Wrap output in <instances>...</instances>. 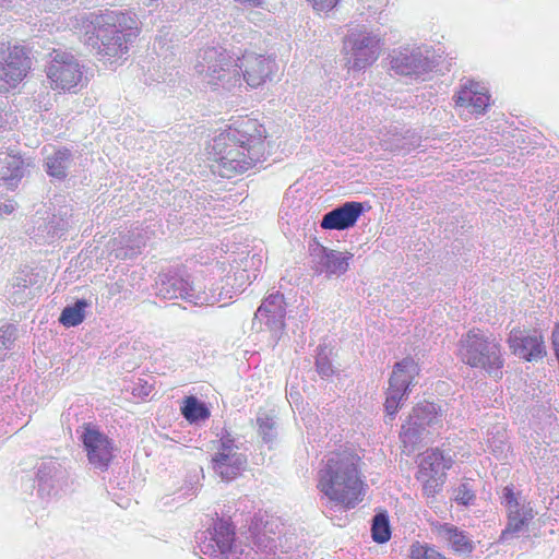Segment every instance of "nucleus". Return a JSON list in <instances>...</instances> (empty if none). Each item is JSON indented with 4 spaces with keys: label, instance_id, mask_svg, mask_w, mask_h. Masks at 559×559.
Returning <instances> with one entry per match:
<instances>
[{
    "label": "nucleus",
    "instance_id": "obj_1",
    "mask_svg": "<svg viewBox=\"0 0 559 559\" xmlns=\"http://www.w3.org/2000/svg\"><path fill=\"white\" fill-rule=\"evenodd\" d=\"M238 61L234 64L225 49L210 47L204 50L195 69L207 84L217 85L221 82L226 87L240 82V73L249 86H261L275 69L273 59L254 52L243 55Z\"/></svg>",
    "mask_w": 559,
    "mask_h": 559
},
{
    "label": "nucleus",
    "instance_id": "obj_2",
    "mask_svg": "<svg viewBox=\"0 0 559 559\" xmlns=\"http://www.w3.org/2000/svg\"><path fill=\"white\" fill-rule=\"evenodd\" d=\"M359 457L350 451L330 453L317 473V488L330 503L345 510L355 508L364 498V484L358 471Z\"/></svg>",
    "mask_w": 559,
    "mask_h": 559
},
{
    "label": "nucleus",
    "instance_id": "obj_3",
    "mask_svg": "<svg viewBox=\"0 0 559 559\" xmlns=\"http://www.w3.org/2000/svg\"><path fill=\"white\" fill-rule=\"evenodd\" d=\"M93 31H86L85 44L104 61L126 59L129 43L135 37V19L120 11L102 14L92 22Z\"/></svg>",
    "mask_w": 559,
    "mask_h": 559
},
{
    "label": "nucleus",
    "instance_id": "obj_4",
    "mask_svg": "<svg viewBox=\"0 0 559 559\" xmlns=\"http://www.w3.org/2000/svg\"><path fill=\"white\" fill-rule=\"evenodd\" d=\"M459 359L472 368L484 370L489 377L501 379L504 358L501 345L479 329L463 334L457 343Z\"/></svg>",
    "mask_w": 559,
    "mask_h": 559
},
{
    "label": "nucleus",
    "instance_id": "obj_5",
    "mask_svg": "<svg viewBox=\"0 0 559 559\" xmlns=\"http://www.w3.org/2000/svg\"><path fill=\"white\" fill-rule=\"evenodd\" d=\"M200 551L210 559H262L253 548L238 549L235 545V528L223 520L217 519L204 532L197 535Z\"/></svg>",
    "mask_w": 559,
    "mask_h": 559
},
{
    "label": "nucleus",
    "instance_id": "obj_6",
    "mask_svg": "<svg viewBox=\"0 0 559 559\" xmlns=\"http://www.w3.org/2000/svg\"><path fill=\"white\" fill-rule=\"evenodd\" d=\"M156 294L164 299L181 298L195 306H213L223 299L222 292L214 288L204 290L178 272L160 274L156 282Z\"/></svg>",
    "mask_w": 559,
    "mask_h": 559
},
{
    "label": "nucleus",
    "instance_id": "obj_7",
    "mask_svg": "<svg viewBox=\"0 0 559 559\" xmlns=\"http://www.w3.org/2000/svg\"><path fill=\"white\" fill-rule=\"evenodd\" d=\"M265 139L266 129L258 119L238 117L227 129L216 135V147L225 148L226 141H234L239 143V147L260 159L265 151Z\"/></svg>",
    "mask_w": 559,
    "mask_h": 559
},
{
    "label": "nucleus",
    "instance_id": "obj_8",
    "mask_svg": "<svg viewBox=\"0 0 559 559\" xmlns=\"http://www.w3.org/2000/svg\"><path fill=\"white\" fill-rule=\"evenodd\" d=\"M418 374L419 367L411 357H405L393 366L384 403V409L390 419L394 418L401 402L407 399L409 386L414 384Z\"/></svg>",
    "mask_w": 559,
    "mask_h": 559
},
{
    "label": "nucleus",
    "instance_id": "obj_9",
    "mask_svg": "<svg viewBox=\"0 0 559 559\" xmlns=\"http://www.w3.org/2000/svg\"><path fill=\"white\" fill-rule=\"evenodd\" d=\"M443 424L441 408L435 403L418 404L409 415L407 424L402 426L403 442H417L425 435L440 428Z\"/></svg>",
    "mask_w": 559,
    "mask_h": 559
},
{
    "label": "nucleus",
    "instance_id": "obj_10",
    "mask_svg": "<svg viewBox=\"0 0 559 559\" xmlns=\"http://www.w3.org/2000/svg\"><path fill=\"white\" fill-rule=\"evenodd\" d=\"M348 64L353 70L371 66L380 55V37L366 31H352L345 39Z\"/></svg>",
    "mask_w": 559,
    "mask_h": 559
},
{
    "label": "nucleus",
    "instance_id": "obj_11",
    "mask_svg": "<svg viewBox=\"0 0 559 559\" xmlns=\"http://www.w3.org/2000/svg\"><path fill=\"white\" fill-rule=\"evenodd\" d=\"M47 76L52 88L71 92L83 80V71L76 58L64 51H55L47 68Z\"/></svg>",
    "mask_w": 559,
    "mask_h": 559
},
{
    "label": "nucleus",
    "instance_id": "obj_12",
    "mask_svg": "<svg viewBox=\"0 0 559 559\" xmlns=\"http://www.w3.org/2000/svg\"><path fill=\"white\" fill-rule=\"evenodd\" d=\"M391 70L395 74L405 76H419L436 67L429 50L421 48H402L393 50L390 56Z\"/></svg>",
    "mask_w": 559,
    "mask_h": 559
},
{
    "label": "nucleus",
    "instance_id": "obj_13",
    "mask_svg": "<svg viewBox=\"0 0 559 559\" xmlns=\"http://www.w3.org/2000/svg\"><path fill=\"white\" fill-rule=\"evenodd\" d=\"M312 269L316 274L328 278L345 274L353 259V253L329 249L319 242L310 245Z\"/></svg>",
    "mask_w": 559,
    "mask_h": 559
},
{
    "label": "nucleus",
    "instance_id": "obj_14",
    "mask_svg": "<svg viewBox=\"0 0 559 559\" xmlns=\"http://www.w3.org/2000/svg\"><path fill=\"white\" fill-rule=\"evenodd\" d=\"M81 440L88 462L100 471H106L114 457L112 441L98 428L87 424L84 426Z\"/></svg>",
    "mask_w": 559,
    "mask_h": 559
},
{
    "label": "nucleus",
    "instance_id": "obj_15",
    "mask_svg": "<svg viewBox=\"0 0 559 559\" xmlns=\"http://www.w3.org/2000/svg\"><path fill=\"white\" fill-rule=\"evenodd\" d=\"M226 142L225 148L218 150L216 147V136H214L211 144L214 162L226 171L243 173L260 162L258 157L249 154L247 150L239 147V143L234 141Z\"/></svg>",
    "mask_w": 559,
    "mask_h": 559
},
{
    "label": "nucleus",
    "instance_id": "obj_16",
    "mask_svg": "<svg viewBox=\"0 0 559 559\" xmlns=\"http://www.w3.org/2000/svg\"><path fill=\"white\" fill-rule=\"evenodd\" d=\"M286 304L284 296L275 292L265 297L254 313L253 325L264 324L276 337L285 328Z\"/></svg>",
    "mask_w": 559,
    "mask_h": 559
},
{
    "label": "nucleus",
    "instance_id": "obj_17",
    "mask_svg": "<svg viewBox=\"0 0 559 559\" xmlns=\"http://www.w3.org/2000/svg\"><path fill=\"white\" fill-rule=\"evenodd\" d=\"M32 67V60L22 46H13L11 61L0 68V93H5L16 87L27 75Z\"/></svg>",
    "mask_w": 559,
    "mask_h": 559
},
{
    "label": "nucleus",
    "instance_id": "obj_18",
    "mask_svg": "<svg viewBox=\"0 0 559 559\" xmlns=\"http://www.w3.org/2000/svg\"><path fill=\"white\" fill-rule=\"evenodd\" d=\"M364 212V203L347 201L325 213L321 221V227L331 230H346L357 223Z\"/></svg>",
    "mask_w": 559,
    "mask_h": 559
},
{
    "label": "nucleus",
    "instance_id": "obj_19",
    "mask_svg": "<svg viewBox=\"0 0 559 559\" xmlns=\"http://www.w3.org/2000/svg\"><path fill=\"white\" fill-rule=\"evenodd\" d=\"M513 354L526 361L542 360L547 352L544 340L539 335H524L520 330H512L508 338Z\"/></svg>",
    "mask_w": 559,
    "mask_h": 559
},
{
    "label": "nucleus",
    "instance_id": "obj_20",
    "mask_svg": "<svg viewBox=\"0 0 559 559\" xmlns=\"http://www.w3.org/2000/svg\"><path fill=\"white\" fill-rule=\"evenodd\" d=\"M70 212L71 209L63 206L59 210L58 214H47L46 217H38L35 221L37 225L35 237L45 242H52L60 238L70 227L68 218V216H71Z\"/></svg>",
    "mask_w": 559,
    "mask_h": 559
},
{
    "label": "nucleus",
    "instance_id": "obj_21",
    "mask_svg": "<svg viewBox=\"0 0 559 559\" xmlns=\"http://www.w3.org/2000/svg\"><path fill=\"white\" fill-rule=\"evenodd\" d=\"M432 531L437 537L447 544L454 552L469 555L474 551L475 545L467 533L450 523H436Z\"/></svg>",
    "mask_w": 559,
    "mask_h": 559
},
{
    "label": "nucleus",
    "instance_id": "obj_22",
    "mask_svg": "<svg viewBox=\"0 0 559 559\" xmlns=\"http://www.w3.org/2000/svg\"><path fill=\"white\" fill-rule=\"evenodd\" d=\"M247 456L241 452H216L211 460L214 473L223 480L235 479L247 467Z\"/></svg>",
    "mask_w": 559,
    "mask_h": 559
},
{
    "label": "nucleus",
    "instance_id": "obj_23",
    "mask_svg": "<svg viewBox=\"0 0 559 559\" xmlns=\"http://www.w3.org/2000/svg\"><path fill=\"white\" fill-rule=\"evenodd\" d=\"M452 465L453 457L449 452L445 453V451L438 448L430 449L424 453L416 477L436 476L445 479V471L450 469Z\"/></svg>",
    "mask_w": 559,
    "mask_h": 559
},
{
    "label": "nucleus",
    "instance_id": "obj_24",
    "mask_svg": "<svg viewBox=\"0 0 559 559\" xmlns=\"http://www.w3.org/2000/svg\"><path fill=\"white\" fill-rule=\"evenodd\" d=\"M455 104L459 107H471L473 112L481 115L489 105V95L479 83L469 82L462 86L455 98Z\"/></svg>",
    "mask_w": 559,
    "mask_h": 559
},
{
    "label": "nucleus",
    "instance_id": "obj_25",
    "mask_svg": "<svg viewBox=\"0 0 559 559\" xmlns=\"http://www.w3.org/2000/svg\"><path fill=\"white\" fill-rule=\"evenodd\" d=\"M258 435L271 449L278 437V425L274 415L264 409H259L255 418Z\"/></svg>",
    "mask_w": 559,
    "mask_h": 559
},
{
    "label": "nucleus",
    "instance_id": "obj_26",
    "mask_svg": "<svg viewBox=\"0 0 559 559\" xmlns=\"http://www.w3.org/2000/svg\"><path fill=\"white\" fill-rule=\"evenodd\" d=\"M66 471L60 462L55 459L44 460L37 467V479L51 488L64 477Z\"/></svg>",
    "mask_w": 559,
    "mask_h": 559
},
{
    "label": "nucleus",
    "instance_id": "obj_27",
    "mask_svg": "<svg viewBox=\"0 0 559 559\" xmlns=\"http://www.w3.org/2000/svg\"><path fill=\"white\" fill-rule=\"evenodd\" d=\"M181 414L189 423H198L210 417V411L206 405L198 397L187 396L181 405Z\"/></svg>",
    "mask_w": 559,
    "mask_h": 559
},
{
    "label": "nucleus",
    "instance_id": "obj_28",
    "mask_svg": "<svg viewBox=\"0 0 559 559\" xmlns=\"http://www.w3.org/2000/svg\"><path fill=\"white\" fill-rule=\"evenodd\" d=\"M90 306L86 299H78L73 305L63 308L59 322L67 328L81 324L85 319V309Z\"/></svg>",
    "mask_w": 559,
    "mask_h": 559
},
{
    "label": "nucleus",
    "instance_id": "obj_29",
    "mask_svg": "<svg viewBox=\"0 0 559 559\" xmlns=\"http://www.w3.org/2000/svg\"><path fill=\"white\" fill-rule=\"evenodd\" d=\"M71 153L67 148L58 150L52 156L47 157L46 166L48 175H64L71 165Z\"/></svg>",
    "mask_w": 559,
    "mask_h": 559
},
{
    "label": "nucleus",
    "instance_id": "obj_30",
    "mask_svg": "<svg viewBox=\"0 0 559 559\" xmlns=\"http://www.w3.org/2000/svg\"><path fill=\"white\" fill-rule=\"evenodd\" d=\"M371 536L378 544L386 543L391 538V527L386 512H378L372 518Z\"/></svg>",
    "mask_w": 559,
    "mask_h": 559
},
{
    "label": "nucleus",
    "instance_id": "obj_31",
    "mask_svg": "<svg viewBox=\"0 0 559 559\" xmlns=\"http://www.w3.org/2000/svg\"><path fill=\"white\" fill-rule=\"evenodd\" d=\"M501 503L506 507L508 514L528 504L519 492H514L512 486H506L501 490Z\"/></svg>",
    "mask_w": 559,
    "mask_h": 559
},
{
    "label": "nucleus",
    "instance_id": "obj_32",
    "mask_svg": "<svg viewBox=\"0 0 559 559\" xmlns=\"http://www.w3.org/2000/svg\"><path fill=\"white\" fill-rule=\"evenodd\" d=\"M528 523L530 522L524 521L522 519L508 515V523L506 528L501 532L499 542L506 543L509 539L516 537L518 534L521 533L524 530V527L528 525Z\"/></svg>",
    "mask_w": 559,
    "mask_h": 559
},
{
    "label": "nucleus",
    "instance_id": "obj_33",
    "mask_svg": "<svg viewBox=\"0 0 559 559\" xmlns=\"http://www.w3.org/2000/svg\"><path fill=\"white\" fill-rule=\"evenodd\" d=\"M411 559H445L435 547L419 543L412 546Z\"/></svg>",
    "mask_w": 559,
    "mask_h": 559
},
{
    "label": "nucleus",
    "instance_id": "obj_34",
    "mask_svg": "<svg viewBox=\"0 0 559 559\" xmlns=\"http://www.w3.org/2000/svg\"><path fill=\"white\" fill-rule=\"evenodd\" d=\"M217 436L219 438L217 452H239L240 443L229 430L223 429Z\"/></svg>",
    "mask_w": 559,
    "mask_h": 559
},
{
    "label": "nucleus",
    "instance_id": "obj_35",
    "mask_svg": "<svg viewBox=\"0 0 559 559\" xmlns=\"http://www.w3.org/2000/svg\"><path fill=\"white\" fill-rule=\"evenodd\" d=\"M15 338L16 328L13 324L0 326V359L4 356V352L11 347Z\"/></svg>",
    "mask_w": 559,
    "mask_h": 559
},
{
    "label": "nucleus",
    "instance_id": "obj_36",
    "mask_svg": "<svg viewBox=\"0 0 559 559\" xmlns=\"http://www.w3.org/2000/svg\"><path fill=\"white\" fill-rule=\"evenodd\" d=\"M417 479L423 483V492L428 498H433L437 493H439L445 481L444 478L436 476H427L425 478Z\"/></svg>",
    "mask_w": 559,
    "mask_h": 559
},
{
    "label": "nucleus",
    "instance_id": "obj_37",
    "mask_svg": "<svg viewBox=\"0 0 559 559\" xmlns=\"http://www.w3.org/2000/svg\"><path fill=\"white\" fill-rule=\"evenodd\" d=\"M316 367L318 373L322 378H329L334 373V368L332 366V362L328 358L326 354L324 353V349H320V352L317 355L316 358Z\"/></svg>",
    "mask_w": 559,
    "mask_h": 559
},
{
    "label": "nucleus",
    "instance_id": "obj_38",
    "mask_svg": "<svg viewBox=\"0 0 559 559\" xmlns=\"http://www.w3.org/2000/svg\"><path fill=\"white\" fill-rule=\"evenodd\" d=\"M4 163L10 175H25V173H31V169H28L29 165L27 164L25 166L24 160L19 156H7Z\"/></svg>",
    "mask_w": 559,
    "mask_h": 559
},
{
    "label": "nucleus",
    "instance_id": "obj_39",
    "mask_svg": "<svg viewBox=\"0 0 559 559\" xmlns=\"http://www.w3.org/2000/svg\"><path fill=\"white\" fill-rule=\"evenodd\" d=\"M406 138L401 134H393L392 138H385L381 140V145L389 151H406L407 147Z\"/></svg>",
    "mask_w": 559,
    "mask_h": 559
},
{
    "label": "nucleus",
    "instance_id": "obj_40",
    "mask_svg": "<svg viewBox=\"0 0 559 559\" xmlns=\"http://www.w3.org/2000/svg\"><path fill=\"white\" fill-rule=\"evenodd\" d=\"M454 499L459 504L469 506L473 503V501L475 499V495L467 484H461L455 489V498Z\"/></svg>",
    "mask_w": 559,
    "mask_h": 559
},
{
    "label": "nucleus",
    "instance_id": "obj_41",
    "mask_svg": "<svg viewBox=\"0 0 559 559\" xmlns=\"http://www.w3.org/2000/svg\"><path fill=\"white\" fill-rule=\"evenodd\" d=\"M13 46L14 45H11L10 41H0V68H3L4 64L11 61V57L13 56Z\"/></svg>",
    "mask_w": 559,
    "mask_h": 559
},
{
    "label": "nucleus",
    "instance_id": "obj_42",
    "mask_svg": "<svg viewBox=\"0 0 559 559\" xmlns=\"http://www.w3.org/2000/svg\"><path fill=\"white\" fill-rule=\"evenodd\" d=\"M508 515L522 519L527 522H531L534 519V512L530 504H526L519 510L512 511Z\"/></svg>",
    "mask_w": 559,
    "mask_h": 559
},
{
    "label": "nucleus",
    "instance_id": "obj_43",
    "mask_svg": "<svg viewBox=\"0 0 559 559\" xmlns=\"http://www.w3.org/2000/svg\"><path fill=\"white\" fill-rule=\"evenodd\" d=\"M316 11H329L333 9L338 0H308Z\"/></svg>",
    "mask_w": 559,
    "mask_h": 559
},
{
    "label": "nucleus",
    "instance_id": "obj_44",
    "mask_svg": "<svg viewBox=\"0 0 559 559\" xmlns=\"http://www.w3.org/2000/svg\"><path fill=\"white\" fill-rule=\"evenodd\" d=\"M551 346L556 358L559 357V323H556L551 331Z\"/></svg>",
    "mask_w": 559,
    "mask_h": 559
},
{
    "label": "nucleus",
    "instance_id": "obj_45",
    "mask_svg": "<svg viewBox=\"0 0 559 559\" xmlns=\"http://www.w3.org/2000/svg\"><path fill=\"white\" fill-rule=\"evenodd\" d=\"M20 177H0V187H5L8 190L13 191L19 183Z\"/></svg>",
    "mask_w": 559,
    "mask_h": 559
},
{
    "label": "nucleus",
    "instance_id": "obj_46",
    "mask_svg": "<svg viewBox=\"0 0 559 559\" xmlns=\"http://www.w3.org/2000/svg\"><path fill=\"white\" fill-rule=\"evenodd\" d=\"M15 210V203L13 201H9L8 203H3L0 205V212L3 214H11Z\"/></svg>",
    "mask_w": 559,
    "mask_h": 559
},
{
    "label": "nucleus",
    "instance_id": "obj_47",
    "mask_svg": "<svg viewBox=\"0 0 559 559\" xmlns=\"http://www.w3.org/2000/svg\"><path fill=\"white\" fill-rule=\"evenodd\" d=\"M130 251H131L130 253L128 251H126L123 254V258H132L133 255H135L138 253L133 249H131Z\"/></svg>",
    "mask_w": 559,
    "mask_h": 559
},
{
    "label": "nucleus",
    "instance_id": "obj_48",
    "mask_svg": "<svg viewBox=\"0 0 559 559\" xmlns=\"http://www.w3.org/2000/svg\"><path fill=\"white\" fill-rule=\"evenodd\" d=\"M263 540L261 537L255 542V546L260 549L262 547Z\"/></svg>",
    "mask_w": 559,
    "mask_h": 559
},
{
    "label": "nucleus",
    "instance_id": "obj_49",
    "mask_svg": "<svg viewBox=\"0 0 559 559\" xmlns=\"http://www.w3.org/2000/svg\"><path fill=\"white\" fill-rule=\"evenodd\" d=\"M267 543H269V544H272V545H270V546H269V545H264V548H267V547H269V548H270V550H271V549H272V547H273V546H275V544H274V539H271V540H269Z\"/></svg>",
    "mask_w": 559,
    "mask_h": 559
}]
</instances>
